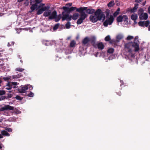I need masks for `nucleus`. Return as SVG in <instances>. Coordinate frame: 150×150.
I'll list each match as a JSON object with an SVG mask.
<instances>
[{
	"label": "nucleus",
	"instance_id": "obj_11",
	"mask_svg": "<svg viewBox=\"0 0 150 150\" xmlns=\"http://www.w3.org/2000/svg\"><path fill=\"white\" fill-rule=\"evenodd\" d=\"M57 12L55 11H54L52 13H51L50 16H49L48 18L50 20H52L54 19L57 16Z\"/></svg>",
	"mask_w": 150,
	"mask_h": 150
},
{
	"label": "nucleus",
	"instance_id": "obj_39",
	"mask_svg": "<svg viewBox=\"0 0 150 150\" xmlns=\"http://www.w3.org/2000/svg\"><path fill=\"white\" fill-rule=\"evenodd\" d=\"M15 70L20 72H22L24 70V69L21 68H18L16 69Z\"/></svg>",
	"mask_w": 150,
	"mask_h": 150
},
{
	"label": "nucleus",
	"instance_id": "obj_42",
	"mask_svg": "<svg viewBox=\"0 0 150 150\" xmlns=\"http://www.w3.org/2000/svg\"><path fill=\"white\" fill-rule=\"evenodd\" d=\"M6 92L4 90H0V96H2L5 94Z\"/></svg>",
	"mask_w": 150,
	"mask_h": 150
},
{
	"label": "nucleus",
	"instance_id": "obj_13",
	"mask_svg": "<svg viewBox=\"0 0 150 150\" xmlns=\"http://www.w3.org/2000/svg\"><path fill=\"white\" fill-rule=\"evenodd\" d=\"M92 45L94 47L97 43L96 42V38L94 37H93L89 39Z\"/></svg>",
	"mask_w": 150,
	"mask_h": 150
},
{
	"label": "nucleus",
	"instance_id": "obj_34",
	"mask_svg": "<svg viewBox=\"0 0 150 150\" xmlns=\"http://www.w3.org/2000/svg\"><path fill=\"white\" fill-rule=\"evenodd\" d=\"M105 13L106 15L107 18L109 17L110 13V11L108 9H107L105 11Z\"/></svg>",
	"mask_w": 150,
	"mask_h": 150
},
{
	"label": "nucleus",
	"instance_id": "obj_17",
	"mask_svg": "<svg viewBox=\"0 0 150 150\" xmlns=\"http://www.w3.org/2000/svg\"><path fill=\"white\" fill-rule=\"evenodd\" d=\"M138 16L135 13L133 14L131 16V19L133 21H134V22L136 21Z\"/></svg>",
	"mask_w": 150,
	"mask_h": 150
},
{
	"label": "nucleus",
	"instance_id": "obj_50",
	"mask_svg": "<svg viewBox=\"0 0 150 150\" xmlns=\"http://www.w3.org/2000/svg\"><path fill=\"white\" fill-rule=\"evenodd\" d=\"M36 3L37 4H39L42 1V0H35Z\"/></svg>",
	"mask_w": 150,
	"mask_h": 150
},
{
	"label": "nucleus",
	"instance_id": "obj_64",
	"mask_svg": "<svg viewBox=\"0 0 150 150\" xmlns=\"http://www.w3.org/2000/svg\"><path fill=\"white\" fill-rule=\"evenodd\" d=\"M70 37H68V38H67V39H68V40H69V39H70Z\"/></svg>",
	"mask_w": 150,
	"mask_h": 150
},
{
	"label": "nucleus",
	"instance_id": "obj_37",
	"mask_svg": "<svg viewBox=\"0 0 150 150\" xmlns=\"http://www.w3.org/2000/svg\"><path fill=\"white\" fill-rule=\"evenodd\" d=\"M111 38L109 35H107L105 38V40L106 41H109L110 40Z\"/></svg>",
	"mask_w": 150,
	"mask_h": 150
},
{
	"label": "nucleus",
	"instance_id": "obj_49",
	"mask_svg": "<svg viewBox=\"0 0 150 150\" xmlns=\"http://www.w3.org/2000/svg\"><path fill=\"white\" fill-rule=\"evenodd\" d=\"M6 98V96H0V100H2Z\"/></svg>",
	"mask_w": 150,
	"mask_h": 150
},
{
	"label": "nucleus",
	"instance_id": "obj_52",
	"mask_svg": "<svg viewBox=\"0 0 150 150\" xmlns=\"http://www.w3.org/2000/svg\"><path fill=\"white\" fill-rule=\"evenodd\" d=\"M119 13H117V12L115 11L113 13V16L115 17L119 14Z\"/></svg>",
	"mask_w": 150,
	"mask_h": 150
},
{
	"label": "nucleus",
	"instance_id": "obj_21",
	"mask_svg": "<svg viewBox=\"0 0 150 150\" xmlns=\"http://www.w3.org/2000/svg\"><path fill=\"white\" fill-rule=\"evenodd\" d=\"M117 21L118 22H121L123 21V16L120 15L117 18Z\"/></svg>",
	"mask_w": 150,
	"mask_h": 150
},
{
	"label": "nucleus",
	"instance_id": "obj_63",
	"mask_svg": "<svg viewBox=\"0 0 150 150\" xmlns=\"http://www.w3.org/2000/svg\"><path fill=\"white\" fill-rule=\"evenodd\" d=\"M145 3H144L143 4V5H144V6L145 5Z\"/></svg>",
	"mask_w": 150,
	"mask_h": 150
},
{
	"label": "nucleus",
	"instance_id": "obj_31",
	"mask_svg": "<svg viewBox=\"0 0 150 150\" xmlns=\"http://www.w3.org/2000/svg\"><path fill=\"white\" fill-rule=\"evenodd\" d=\"M10 83L12 87L13 88H15L16 87L15 86H13L17 85L18 84L17 82H11Z\"/></svg>",
	"mask_w": 150,
	"mask_h": 150
},
{
	"label": "nucleus",
	"instance_id": "obj_2",
	"mask_svg": "<svg viewBox=\"0 0 150 150\" xmlns=\"http://www.w3.org/2000/svg\"><path fill=\"white\" fill-rule=\"evenodd\" d=\"M138 41L136 38H135L133 42H129L125 44V47L128 50V52L131 53L132 52V48H134V51L135 52H137L139 51V45L136 42V41Z\"/></svg>",
	"mask_w": 150,
	"mask_h": 150
},
{
	"label": "nucleus",
	"instance_id": "obj_8",
	"mask_svg": "<svg viewBox=\"0 0 150 150\" xmlns=\"http://www.w3.org/2000/svg\"><path fill=\"white\" fill-rule=\"evenodd\" d=\"M138 4H134V6L133 8H129L127 9L126 11L127 12H131V13H134L137 11V9L138 8Z\"/></svg>",
	"mask_w": 150,
	"mask_h": 150
},
{
	"label": "nucleus",
	"instance_id": "obj_20",
	"mask_svg": "<svg viewBox=\"0 0 150 150\" xmlns=\"http://www.w3.org/2000/svg\"><path fill=\"white\" fill-rule=\"evenodd\" d=\"M51 13V11L50 10H49L47 11H46L44 12L43 13V16L45 17H47L50 16V14Z\"/></svg>",
	"mask_w": 150,
	"mask_h": 150
},
{
	"label": "nucleus",
	"instance_id": "obj_6",
	"mask_svg": "<svg viewBox=\"0 0 150 150\" xmlns=\"http://www.w3.org/2000/svg\"><path fill=\"white\" fill-rule=\"evenodd\" d=\"M61 9L65 10V11L68 12L70 14L71 12L74 11L75 9L76 10L77 8L75 7H71L70 8H69L68 7L63 6Z\"/></svg>",
	"mask_w": 150,
	"mask_h": 150
},
{
	"label": "nucleus",
	"instance_id": "obj_12",
	"mask_svg": "<svg viewBox=\"0 0 150 150\" xmlns=\"http://www.w3.org/2000/svg\"><path fill=\"white\" fill-rule=\"evenodd\" d=\"M148 18V14L146 13H144L143 14H141V15L139 16L140 19L142 20H146Z\"/></svg>",
	"mask_w": 150,
	"mask_h": 150
},
{
	"label": "nucleus",
	"instance_id": "obj_55",
	"mask_svg": "<svg viewBox=\"0 0 150 150\" xmlns=\"http://www.w3.org/2000/svg\"><path fill=\"white\" fill-rule=\"evenodd\" d=\"M143 0H135V2L137 3H140Z\"/></svg>",
	"mask_w": 150,
	"mask_h": 150
},
{
	"label": "nucleus",
	"instance_id": "obj_40",
	"mask_svg": "<svg viewBox=\"0 0 150 150\" xmlns=\"http://www.w3.org/2000/svg\"><path fill=\"white\" fill-rule=\"evenodd\" d=\"M72 18V16L71 15H69L68 16V17L66 20L67 21H70L71 20Z\"/></svg>",
	"mask_w": 150,
	"mask_h": 150
},
{
	"label": "nucleus",
	"instance_id": "obj_19",
	"mask_svg": "<svg viewBox=\"0 0 150 150\" xmlns=\"http://www.w3.org/2000/svg\"><path fill=\"white\" fill-rule=\"evenodd\" d=\"M1 133L2 135L9 136L10 134L8 133L5 130H2L1 132Z\"/></svg>",
	"mask_w": 150,
	"mask_h": 150
},
{
	"label": "nucleus",
	"instance_id": "obj_27",
	"mask_svg": "<svg viewBox=\"0 0 150 150\" xmlns=\"http://www.w3.org/2000/svg\"><path fill=\"white\" fill-rule=\"evenodd\" d=\"M76 44V42L74 40L71 41L70 43V46L71 47H75Z\"/></svg>",
	"mask_w": 150,
	"mask_h": 150
},
{
	"label": "nucleus",
	"instance_id": "obj_7",
	"mask_svg": "<svg viewBox=\"0 0 150 150\" xmlns=\"http://www.w3.org/2000/svg\"><path fill=\"white\" fill-rule=\"evenodd\" d=\"M14 107L9 105H6L4 107L0 108V111H3L5 110H13L14 109Z\"/></svg>",
	"mask_w": 150,
	"mask_h": 150
},
{
	"label": "nucleus",
	"instance_id": "obj_22",
	"mask_svg": "<svg viewBox=\"0 0 150 150\" xmlns=\"http://www.w3.org/2000/svg\"><path fill=\"white\" fill-rule=\"evenodd\" d=\"M79 14L78 13H74L72 16V19L74 20H76L79 18Z\"/></svg>",
	"mask_w": 150,
	"mask_h": 150
},
{
	"label": "nucleus",
	"instance_id": "obj_61",
	"mask_svg": "<svg viewBox=\"0 0 150 150\" xmlns=\"http://www.w3.org/2000/svg\"><path fill=\"white\" fill-rule=\"evenodd\" d=\"M20 61V62H21V63H23V61L22 60H21Z\"/></svg>",
	"mask_w": 150,
	"mask_h": 150
},
{
	"label": "nucleus",
	"instance_id": "obj_45",
	"mask_svg": "<svg viewBox=\"0 0 150 150\" xmlns=\"http://www.w3.org/2000/svg\"><path fill=\"white\" fill-rule=\"evenodd\" d=\"M14 42L13 41H11L10 42H8L7 45L8 47L11 46L12 45H13L14 44Z\"/></svg>",
	"mask_w": 150,
	"mask_h": 150
},
{
	"label": "nucleus",
	"instance_id": "obj_58",
	"mask_svg": "<svg viewBox=\"0 0 150 150\" xmlns=\"http://www.w3.org/2000/svg\"><path fill=\"white\" fill-rule=\"evenodd\" d=\"M117 94L120 96H121V92H118L117 93Z\"/></svg>",
	"mask_w": 150,
	"mask_h": 150
},
{
	"label": "nucleus",
	"instance_id": "obj_57",
	"mask_svg": "<svg viewBox=\"0 0 150 150\" xmlns=\"http://www.w3.org/2000/svg\"><path fill=\"white\" fill-rule=\"evenodd\" d=\"M148 12L150 13V6L148 8Z\"/></svg>",
	"mask_w": 150,
	"mask_h": 150
},
{
	"label": "nucleus",
	"instance_id": "obj_41",
	"mask_svg": "<svg viewBox=\"0 0 150 150\" xmlns=\"http://www.w3.org/2000/svg\"><path fill=\"white\" fill-rule=\"evenodd\" d=\"M59 24H57L56 25H55L53 28V29L54 30H55L58 29L59 27Z\"/></svg>",
	"mask_w": 150,
	"mask_h": 150
},
{
	"label": "nucleus",
	"instance_id": "obj_4",
	"mask_svg": "<svg viewBox=\"0 0 150 150\" xmlns=\"http://www.w3.org/2000/svg\"><path fill=\"white\" fill-rule=\"evenodd\" d=\"M114 20V18L113 16L112 15H110V18L108 19H106L103 22V25L105 27H107L108 25H111L113 22Z\"/></svg>",
	"mask_w": 150,
	"mask_h": 150
},
{
	"label": "nucleus",
	"instance_id": "obj_28",
	"mask_svg": "<svg viewBox=\"0 0 150 150\" xmlns=\"http://www.w3.org/2000/svg\"><path fill=\"white\" fill-rule=\"evenodd\" d=\"M11 77L10 76H9L7 77H4L3 78V79L5 81H7L11 79Z\"/></svg>",
	"mask_w": 150,
	"mask_h": 150
},
{
	"label": "nucleus",
	"instance_id": "obj_46",
	"mask_svg": "<svg viewBox=\"0 0 150 150\" xmlns=\"http://www.w3.org/2000/svg\"><path fill=\"white\" fill-rule=\"evenodd\" d=\"M15 98H16L17 100H21L22 99V98L20 96L18 95H17L15 97Z\"/></svg>",
	"mask_w": 150,
	"mask_h": 150
},
{
	"label": "nucleus",
	"instance_id": "obj_56",
	"mask_svg": "<svg viewBox=\"0 0 150 150\" xmlns=\"http://www.w3.org/2000/svg\"><path fill=\"white\" fill-rule=\"evenodd\" d=\"M120 8H119L117 9V10H116V12H117V13H119V12L120 11Z\"/></svg>",
	"mask_w": 150,
	"mask_h": 150
},
{
	"label": "nucleus",
	"instance_id": "obj_35",
	"mask_svg": "<svg viewBox=\"0 0 150 150\" xmlns=\"http://www.w3.org/2000/svg\"><path fill=\"white\" fill-rule=\"evenodd\" d=\"M43 11L42 9L41 8L40 9H39L38 11L37 14V15H40L43 12Z\"/></svg>",
	"mask_w": 150,
	"mask_h": 150
},
{
	"label": "nucleus",
	"instance_id": "obj_5",
	"mask_svg": "<svg viewBox=\"0 0 150 150\" xmlns=\"http://www.w3.org/2000/svg\"><path fill=\"white\" fill-rule=\"evenodd\" d=\"M80 17L79 19L77 20L76 23L78 25L81 24L83 22V21L87 17L88 15L86 14L82 13H80Z\"/></svg>",
	"mask_w": 150,
	"mask_h": 150
},
{
	"label": "nucleus",
	"instance_id": "obj_18",
	"mask_svg": "<svg viewBox=\"0 0 150 150\" xmlns=\"http://www.w3.org/2000/svg\"><path fill=\"white\" fill-rule=\"evenodd\" d=\"M43 44L46 46H49L51 45V41L48 40L43 41L42 42Z\"/></svg>",
	"mask_w": 150,
	"mask_h": 150
},
{
	"label": "nucleus",
	"instance_id": "obj_60",
	"mask_svg": "<svg viewBox=\"0 0 150 150\" xmlns=\"http://www.w3.org/2000/svg\"><path fill=\"white\" fill-rule=\"evenodd\" d=\"M148 30H149L150 31V25L149 26V27L148 28Z\"/></svg>",
	"mask_w": 150,
	"mask_h": 150
},
{
	"label": "nucleus",
	"instance_id": "obj_25",
	"mask_svg": "<svg viewBox=\"0 0 150 150\" xmlns=\"http://www.w3.org/2000/svg\"><path fill=\"white\" fill-rule=\"evenodd\" d=\"M144 10L142 8H140L138 11V14L139 16L143 13Z\"/></svg>",
	"mask_w": 150,
	"mask_h": 150
},
{
	"label": "nucleus",
	"instance_id": "obj_51",
	"mask_svg": "<svg viewBox=\"0 0 150 150\" xmlns=\"http://www.w3.org/2000/svg\"><path fill=\"white\" fill-rule=\"evenodd\" d=\"M12 94H8V96L6 97H7L6 98H10L12 97Z\"/></svg>",
	"mask_w": 150,
	"mask_h": 150
},
{
	"label": "nucleus",
	"instance_id": "obj_33",
	"mask_svg": "<svg viewBox=\"0 0 150 150\" xmlns=\"http://www.w3.org/2000/svg\"><path fill=\"white\" fill-rule=\"evenodd\" d=\"M123 38V36L121 34L118 35L116 37L117 39L118 40H120L122 39Z\"/></svg>",
	"mask_w": 150,
	"mask_h": 150
},
{
	"label": "nucleus",
	"instance_id": "obj_1",
	"mask_svg": "<svg viewBox=\"0 0 150 150\" xmlns=\"http://www.w3.org/2000/svg\"><path fill=\"white\" fill-rule=\"evenodd\" d=\"M105 15L102 12L100 9H97L94 13V15H91L89 17V19L91 22L92 23H95L98 21H103L105 20Z\"/></svg>",
	"mask_w": 150,
	"mask_h": 150
},
{
	"label": "nucleus",
	"instance_id": "obj_9",
	"mask_svg": "<svg viewBox=\"0 0 150 150\" xmlns=\"http://www.w3.org/2000/svg\"><path fill=\"white\" fill-rule=\"evenodd\" d=\"M69 15V13L67 11H65V10H64L62 13V21H64L68 17V16Z\"/></svg>",
	"mask_w": 150,
	"mask_h": 150
},
{
	"label": "nucleus",
	"instance_id": "obj_29",
	"mask_svg": "<svg viewBox=\"0 0 150 150\" xmlns=\"http://www.w3.org/2000/svg\"><path fill=\"white\" fill-rule=\"evenodd\" d=\"M71 23L70 22H68L65 24V27L67 29H69L71 26Z\"/></svg>",
	"mask_w": 150,
	"mask_h": 150
},
{
	"label": "nucleus",
	"instance_id": "obj_47",
	"mask_svg": "<svg viewBox=\"0 0 150 150\" xmlns=\"http://www.w3.org/2000/svg\"><path fill=\"white\" fill-rule=\"evenodd\" d=\"M45 5V4L42 3H40L39 5H38V7L37 9H39L40 8H41L42 7H43V6Z\"/></svg>",
	"mask_w": 150,
	"mask_h": 150
},
{
	"label": "nucleus",
	"instance_id": "obj_53",
	"mask_svg": "<svg viewBox=\"0 0 150 150\" xmlns=\"http://www.w3.org/2000/svg\"><path fill=\"white\" fill-rule=\"evenodd\" d=\"M6 130L9 132H11L12 131V129L11 128H7L6 129Z\"/></svg>",
	"mask_w": 150,
	"mask_h": 150
},
{
	"label": "nucleus",
	"instance_id": "obj_30",
	"mask_svg": "<svg viewBox=\"0 0 150 150\" xmlns=\"http://www.w3.org/2000/svg\"><path fill=\"white\" fill-rule=\"evenodd\" d=\"M114 5V2L113 1H110L108 4V6L109 7L112 6Z\"/></svg>",
	"mask_w": 150,
	"mask_h": 150
},
{
	"label": "nucleus",
	"instance_id": "obj_54",
	"mask_svg": "<svg viewBox=\"0 0 150 150\" xmlns=\"http://www.w3.org/2000/svg\"><path fill=\"white\" fill-rule=\"evenodd\" d=\"M72 3H69L67 4H66V6H70L72 5Z\"/></svg>",
	"mask_w": 150,
	"mask_h": 150
},
{
	"label": "nucleus",
	"instance_id": "obj_38",
	"mask_svg": "<svg viewBox=\"0 0 150 150\" xmlns=\"http://www.w3.org/2000/svg\"><path fill=\"white\" fill-rule=\"evenodd\" d=\"M138 24L140 26H144V22L140 21L139 22Z\"/></svg>",
	"mask_w": 150,
	"mask_h": 150
},
{
	"label": "nucleus",
	"instance_id": "obj_36",
	"mask_svg": "<svg viewBox=\"0 0 150 150\" xmlns=\"http://www.w3.org/2000/svg\"><path fill=\"white\" fill-rule=\"evenodd\" d=\"M41 8L42 9L43 11H48L49 10V9L50 8V7H49V6H46L42 7Z\"/></svg>",
	"mask_w": 150,
	"mask_h": 150
},
{
	"label": "nucleus",
	"instance_id": "obj_16",
	"mask_svg": "<svg viewBox=\"0 0 150 150\" xmlns=\"http://www.w3.org/2000/svg\"><path fill=\"white\" fill-rule=\"evenodd\" d=\"M38 7V5L36 4H35L32 5L30 7V9L32 10V11H33L35 9L38 10V9H37Z\"/></svg>",
	"mask_w": 150,
	"mask_h": 150
},
{
	"label": "nucleus",
	"instance_id": "obj_26",
	"mask_svg": "<svg viewBox=\"0 0 150 150\" xmlns=\"http://www.w3.org/2000/svg\"><path fill=\"white\" fill-rule=\"evenodd\" d=\"M123 21L125 22H128V18L126 15H124L123 16Z\"/></svg>",
	"mask_w": 150,
	"mask_h": 150
},
{
	"label": "nucleus",
	"instance_id": "obj_3",
	"mask_svg": "<svg viewBox=\"0 0 150 150\" xmlns=\"http://www.w3.org/2000/svg\"><path fill=\"white\" fill-rule=\"evenodd\" d=\"M85 11L86 13L88 14H92L95 13L96 12L95 10L93 8H88V7H81L78 8L76 10V11L79 13H86L84 12Z\"/></svg>",
	"mask_w": 150,
	"mask_h": 150
},
{
	"label": "nucleus",
	"instance_id": "obj_43",
	"mask_svg": "<svg viewBox=\"0 0 150 150\" xmlns=\"http://www.w3.org/2000/svg\"><path fill=\"white\" fill-rule=\"evenodd\" d=\"M150 23V22L149 21H147L144 22V26L146 27H147Z\"/></svg>",
	"mask_w": 150,
	"mask_h": 150
},
{
	"label": "nucleus",
	"instance_id": "obj_48",
	"mask_svg": "<svg viewBox=\"0 0 150 150\" xmlns=\"http://www.w3.org/2000/svg\"><path fill=\"white\" fill-rule=\"evenodd\" d=\"M133 38V37L132 36L129 35L127 36V40H130Z\"/></svg>",
	"mask_w": 150,
	"mask_h": 150
},
{
	"label": "nucleus",
	"instance_id": "obj_59",
	"mask_svg": "<svg viewBox=\"0 0 150 150\" xmlns=\"http://www.w3.org/2000/svg\"><path fill=\"white\" fill-rule=\"evenodd\" d=\"M3 138V137L2 135L0 134V139L2 138Z\"/></svg>",
	"mask_w": 150,
	"mask_h": 150
},
{
	"label": "nucleus",
	"instance_id": "obj_24",
	"mask_svg": "<svg viewBox=\"0 0 150 150\" xmlns=\"http://www.w3.org/2000/svg\"><path fill=\"white\" fill-rule=\"evenodd\" d=\"M6 87L5 88L7 90H11L12 88L11 85L10 84V83L8 82L6 86Z\"/></svg>",
	"mask_w": 150,
	"mask_h": 150
},
{
	"label": "nucleus",
	"instance_id": "obj_32",
	"mask_svg": "<svg viewBox=\"0 0 150 150\" xmlns=\"http://www.w3.org/2000/svg\"><path fill=\"white\" fill-rule=\"evenodd\" d=\"M114 51V50L112 48H110L107 51V52L108 53H110V54H112V53Z\"/></svg>",
	"mask_w": 150,
	"mask_h": 150
},
{
	"label": "nucleus",
	"instance_id": "obj_15",
	"mask_svg": "<svg viewBox=\"0 0 150 150\" xmlns=\"http://www.w3.org/2000/svg\"><path fill=\"white\" fill-rule=\"evenodd\" d=\"M90 41L89 38L88 37L85 38L82 40V43L83 45H86Z\"/></svg>",
	"mask_w": 150,
	"mask_h": 150
},
{
	"label": "nucleus",
	"instance_id": "obj_23",
	"mask_svg": "<svg viewBox=\"0 0 150 150\" xmlns=\"http://www.w3.org/2000/svg\"><path fill=\"white\" fill-rule=\"evenodd\" d=\"M61 18H62V16L61 14H60L58 16L57 15V16H56V17L54 18L55 21L56 22H58L60 20Z\"/></svg>",
	"mask_w": 150,
	"mask_h": 150
},
{
	"label": "nucleus",
	"instance_id": "obj_14",
	"mask_svg": "<svg viewBox=\"0 0 150 150\" xmlns=\"http://www.w3.org/2000/svg\"><path fill=\"white\" fill-rule=\"evenodd\" d=\"M28 87L27 86H23L20 90V92L21 93H24L25 91L28 89Z\"/></svg>",
	"mask_w": 150,
	"mask_h": 150
},
{
	"label": "nucleus",
	"instance_id": "obj_44",
	"mask_svg": "<svg viewBox=\"0 0 150 150\" xmlns=\"http://www.w3.org/2000/svg\"><path fill=\"white\" fill-rule=\"evenodd\" d=\"M34 95V93L31 91H30V93L27 95V96L29 97H32Z\"/></svg>",
	"mask_w": 150,
	"mask_h": 150
},
{
	"label": "nucleus",
	"instance_id": "obj_10",
	"mask_svg": "<svg viewBox=\"0 0 150 150\" xmlns=\"http://www.w3.org/2000/svg\"><path fill=\"white\" fill-rule=\"evenodd\" d=\"M104 47L105 46L102 42H98L94 48H98L100 50H102L104 49Z\"/></svg>",
	"mask_w": 150,
	"mask_h": 150
},
{
	"label": "nucleus",
	"instance_id": "obj_62",
	"mask_svg": "<svg viewBox=\"0 0 150 150\" xmlns=\"http://www.w3.org/2000/svg\"><path fill=\"white\" fill-rule=\"evenodd\" d=\"M2 148V147L1 146V145H0V149H1Z\"/></svg>",
	"mask_w": 150,
	"mask_h": 150
}]
</instances>
